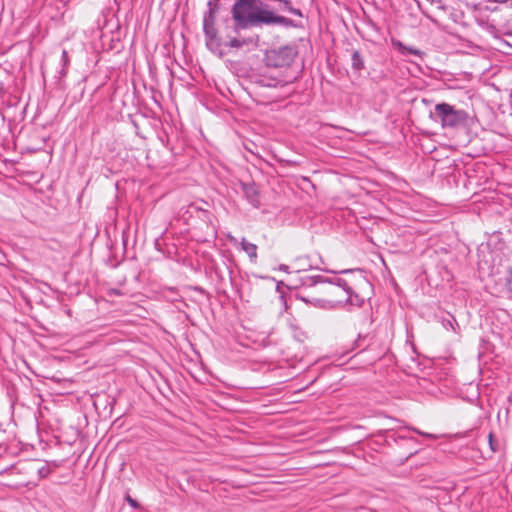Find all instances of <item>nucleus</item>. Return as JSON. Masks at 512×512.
I'll return each mask as SVG.
<instances>
[{"mask_svg":"<svg viewBox=\"0 0 512 512\" xmlns=\"http://www.w3.org/2000/svg\"><path fill=\"white\" fill-rule=\"evenodd\" d=\"M346 277H335L328 279L322 275H305L300 277L301 285L304 287H314L322 284L320 292L323 294V300H318L321 305H328L329 308L337 306L361 307L364 298L361 297L357 289L360 284L365 283L361 269H347L338 272Z\"/></svg>","mask_w":512,"mask_h":512,"instance_id":"f257e3e1","label":"nucleus"},{"mask_svg":"<svg viewBox=\"0 0 512 512\" xmlns=\"http://www.w3.org/2000/svg\"><path fill=\"white\" fill-rule=\"evenodd\" d=\"M235 30L263 25L293 26V20L275 14L262 0H235L231 9Z\"/></svg>","mask_w":512,"mask_h":512,"instance_id":"f03ea898","label":"nucleus"},{"mask_svg":"<svg viewBox=\"0 0 512 512\" xmlns=\"http://www.w3.org/2000/svg\"><path fill=\"white\" fill-rule=\"evenodd\" d=\"M430 117L439 121L443 128H457L467 123L468 114L464 110H457L448 103H439L435 106Z\"/></svg>","mask_w":512,"mask_h":512,"instance_id":"7ed1b4c3","label":"nucleus"},{"mask_svg":"<svg viewBox=\"0 0 512 512\" xmlns=\"http://www.w3.org/2000/svg\"><path fill=\"white\" fill-rule=\"evenodd\" d=\"M217 13L215 10L205 11L203 15V32L205 35L206 46L214 54L222 55L221 39L218 36L216 28Z\"/></svg>","mask_w":512,"mask_h":512,"instance_id":"20e7f679","label":"nucleus"},{"mask_svg":"<svg viewBox=\"0 0 512 512\" xmlns=\"http://www.w3.org/2000/svg\"><path fill=\"white\" fill-rule=\"evenodd\" d=\"M297 55L295 48L282 46L271 49L265 54V62L268 67L281 68L290 66Z\"/></svg>","mask_w":512,"mask_h":512,"instance_id":"39448f33","label":"nucleus"},{"mask_svg":"<svg viewBox=\"0 0 512 512\" xmlns=\"http://www.w3.org/2000/svg\"><path fill=\"white\" fill-rule=\"evenodd\" d=\"M241 190L246 200L255 208L260 205L259 191L255 183L240 182Z\"/></svg>","mask_w":512,"mask_h":512,"instance_id":"423d86ee","label":"nucleus"},{"mask_svg":"<svg viewBox=\"0 0 512 512\" xmlns=\"http://www.w3.org/2000/svg\"><path fill=\"white\" fill-rule=\"evenodd\" d=\"M241 247L249 256L250 261L255 263L257 259V245L250 243L243 238L241 241Z\"/></svg>","mask_w":512,"mask_h":512,"instance_id":"0eeeda50","label":"nucleus"},{"mask_svg":"<svg viewBox=\"0 0 512 512\" xmlns=\"http://www.w3.org/2000/svg\"><path fill=\"white\" fill-rule=\"evenodd\" d=\"M351 66L354 71H361L365 68L364 59L357 50L353 51L351 54Z\"/></svg>","mask_w":512,"mask_h":512,"instance_id":"6e6552de","label":"nucleus"},{"mask_svg":"<svg viewBox=\"0 0 512 512\" xmlns=\"http://www.w3.org/2000/svg\"><path fill=\"white\" fill-rule=\"evenodd\" d=\"M442 325L446 330H452L454 332H456L457 328L459 327L455 317L450 314L443 318Z\"/></svg>","mask_w":512,"mask_h":512,"instance_id":"1a4fd4ad","label":"nucleus"},{"mask_svg":"<svg viewBox=\"0 0 512 512\" xmlns=\"http://www.w3.org/2000/svg\"><path fill=\"white\" fill-rule=\"evenodd\" d=\"M400 48H401V53L404 54V55L413 54V55H416V56H418L420 58H422V56L424 55V52H422L421 50L416 49L414 47L404 46L401 43H400Z\"/></svg>","mask_w":512,"mask_h":512,"instance_id":"9d476101","label":"nucleus"},{"mask_svg":"<svg viewBox=\"0 0 512 512\" xmlns=\"http://www.w3.org/2000/svg\"><path fill=\"white\" fill-rule=\"evenodd\" d=\"M503 280L508 293L512 295V268L509 267L505 271Z\"/></svg>","mask_w":512,"mask_h":512,"instance_id":"9b49d317","label":"nucleus"},{"mask_svg":"<svg viewBox=\"0 0 512 512\" xmlns=\"http://www.w3.org/2000/svg\"><path fill=\"white\" fill-rule=\"evenodd\" d=\"M488 444L492 453H495L499 450V442L494 437L492 432L488 434Z\"/></svg>","mask_w":512,"mask_h":512,"instance_id":"f8f14e48","label":"nucleus"},{"mask_svg":"<svg viewBox=\"0 0 512 512\" xmlns=\"http://www.w3.org/2000/svg\"><path fill=\"white\" fill-rule=\"evenodd\" d=\"M61 62H62L63 68H62L60 74H61V76H65L66 68L68 67V65L70 63V58H69L68 52L66 50L62 51Z\"/></svg>","mask_w":512,"mask_h":512,"instance_id":"ddd939ff","label":"nucleus"},{"mask_svg":"<svg viewBox=\"0 0 512 512\" xmlns=\"http://www.w3.org/2000/svg\"><path fill=\"white\" fill-rule=\"evenodd\" d=\"M301 299L305 302H309L311 303L312 305H314L315 307H319V308H329L328 305H321L318 303V300H323V297L321 298H312V299H309L308 297H304L302 296Z\"/></svg>","mask_w":512,"mask_h":512,"instance_id":"4468645a","label":"nucleus"},{"mask_svg":"<svg viewBox=\"0 0 512 512\" xmlns=\"http://www.w3.org/2000/svg\"><path fill=\"white\" fill-rule=\"evenodd\" d=\"M207 11L215 10V13L219 11V0H208L207 2Z\"/></svg>","mask_w":512,"mask_h":512,"instance_id":"2eb2a0df","label":"nucleus"},{"mask_svg":"<svg viewBox=\"0 0 512 512\" xmlns=\"http://www.w3.org/2000/svg\"><path fill=\"white\" fill-rule=\"evenodd\" d=\"M243 44H244V41H241L237 38L230 39V41L228 43L229 47H231V48H240L243 46Z\"/></svg>","mask_w":512,"mask_h":512,"instance_id":"dca6fc26","label":"nucleus"},{"mask_svg":"<svg viewBox=\"0 0 512 512\" xmlns=\"http://www.w3.org/2000/svg\"><path fill=\"white\" fill-rule=\"evenodd\" d=\"M127 501L134 508H136L138 506L137 502L134 499H132L130 496L127 497Z\"/></svg>","mask_w":512,"mask_h":512,"instance_id":"f3484780","label":"nucleus"},{"mask_svg":"<svg viewBox=\"0 0 512 512\" xmlns=\"http://www.w3.org/2000/svg\"><path fill=\"white\" fill-rule=\"evenodd\" d=\"M288 268H289V267H288L287 265H284V264H281V265L279 266V269H280V270H282V271H288Z\"/></svg>","mask_w":512,"mask_h":512,"instance_id":"a211bd4d","label":"nucleus"},{"mask_svg":"<svg viewBox=\"0 0 512 512\" xmlns=\"http://www.w3.org/2000/svg\"><path fill=\"white\" fill-rule=\"evenodd\" d=\"M198 209L200 210V208H198ZM201 211H202V213H203V216H204L205 218H208V219H209V213H208V211H206V210H202V209H201Z\"/></svg>","mask_w":512,"mask_h":512,"instance_id":"6ab92c4d","label":"nucleus"},{"mask_svg":"<svg viewBox=\"0 0 512 512\" xmlns=\"http://www.w3.org/2000/svg\"><path fill=\"white\" fill-rule=\"evenodd\" d=\"M417 432L419 433V431H417ZM420 434H421V432H420ZM422 435L429 437V438H434V436L432 434L422 433Z\"/></svg>","mask_w":512,"mask_h":512,"instance_id":"aec40b11","label":"nucleus"},{"mask_svg":"<svg viewBox=\"0 0 512 512\" xmlns=\"http://www.w3.org/2000/svg\"><path fill=\"white\" fill-rule=\"evenodd\" d=\"M113 293H114L115 295H121V292H120L119 290H113Z\"/></svg>","mask_w":512,"mask_h":512,"instance_id":"412c9836","label":"nucleus"}]
</instances>
